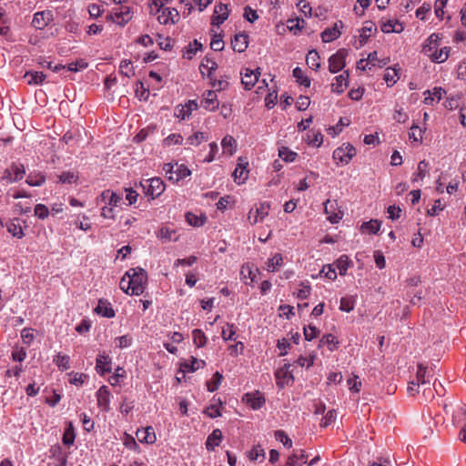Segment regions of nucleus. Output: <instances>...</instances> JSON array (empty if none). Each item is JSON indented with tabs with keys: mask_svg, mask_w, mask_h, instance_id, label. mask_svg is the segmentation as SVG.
I'll return each instance as SVG.
<instances>
[{
	"mask_svg": "<svg viewBox=\"0 0 466 466\" xmlns=\"http://www.w3.org/2000/svg\"><path fill=\"white\" fill-rule=\"evenodd\" d=\"M126 275L129 279L131 295L142 294L147 280V271L141 268H130Z\"/></svg>",
	"mask_w": 466,
	"mask_h": 466,
	"instance_id": "1",
	"label": "nucleus"
},
{
	"mask_svg": "<svg viewBox=\"0 0 466 466\" xmlns=\"http://www.w3.org/2000/svg\"><path fill=\"white\" fill-rule=\"evenodd\" d=\"M25 174L23 164L12 163L9 167L3 170L0 182L5 185L20 181Z\"/></svg>",
	"mask_w": 466,
	"mask_h": 466,
	"instance_id": "2",
	"label": "nucleus"
},
{
	"mask_svg": "<svg viewBox=\"0 0 466 466\" xmlns=\"http://www.w3.org/2000/svg\"><path fill=\"white\" fill-rule=\"evenodd\" d=\"M349 55V51L346 48L339 49L335 54L329 56V71L331 74H336L341 71L346 66V58Z\"/></svg>",
	"mask_w": 466,
	"mask_h": 466,
	"instance_id": "3",
	"label": "nucleus"
},
{
	"mask_svg": "<svg viewBox=\"0 0 466 466\" xmlns=\"http://www.w3.org/2000/svg\"><path fill=\"white\" fill-rule=\"evenodd\" d=\"M141 186L146 189V193L152 197V198L159 197L165 190V183L160 177H153L141 183Z\"/></svg>",
	"mask_w": 466,
	"mask_h": 466,
	"instance_id": "4",
	"label": "nucleus"
},
{
	"mask_svg": "<svg viewBox=\"0 0 466 466\" xmlns=\"http://www.w3.org/2000/svg\"><path fill=\"white\" fill-rule=\"evenodd\" d=\"M356 155V148L350 144H343L333 152V158L342 165H347Z\"/></svg>",
	"mask_w": 466,
	"mask_h": 466,
	"instance_id": "5",
	"label": "nucleus"
},
{
	"mask_svg": "<svg viewBox=\"0 0 466 466\" xmlns=\"http://www.w3.org/2000/svg\"><path fill=\"white\" fill-rule=\"evenodd\" d=\"M54 20V14L51 10H44L35 13L32 26L37 30H43Z\"/></svg>",
	"mask_w": 466,
	"mask_h": 466,
	"instance_id": "6",
	"label": "nucleus"
},
{
	"mask_svg": "<svg viewBox=\"0 0 466 466\" xmlns=\"http://www.w3.org/2000/svg\"><path fill=\"white\" fill-rule=\"evenodd\" d=\"M157 19L161 25L176 24L179 19V13L176 8L162 7Z\"/></svg>",
	"mask_w": 466,
	"mask_h": 466,
	"instance_id": "7",
	"label": "nucleus"
},
{
	"mask_svg": "<svg viewBox=\"0 0 466 466\" xmlns=\"http://www.w3.org/2000/svg\"><path fill=\"white\" fill-rule=\"evenodd\" d=\"M111 19L116 18V22L120 25H125L133 17V11L128 6H120L115 8L114 13L109 15Z\"/></svg>",
	"mask_w": 466,
	"mask_h": 466,
	"instance_id": "8",
	"label": "nucleus"
},
{
	"mask_svg": "<svg viewBox=\"0 0 466 466\" xmlns=\"http://www.w3.org/2000/svg\"><path fill=\"white\" fill-rule=\"evenodd\" d=\"M290 364H285L283 367L278 369L275 372L277 385L282 389L285 385L289 384V380L293 381L294 377L290 371Z\"/></svg>",
	"mask_w": 466,
	"mask_h": 466,
	"instance_id": "9",
	"label": "nucleus"
},
{
	"mask_svg": "<svg viewBox=\"0 0 466 466\" xmlns=\"http://www.w3.org/2000/svg\"><path fill=\"white\" fill-rule=\"evenodd\" d=\"M270 205L268 202L260 203L256 209H251L248 213V219L250 224H256L261 221L268 214Z\"/></svg>",
	"mask_w": 466,
	"mask_h": 466,
	"instance_id": "10",
	"label": "nucleus"
},
{
	"mask_svg": "<svg viewBox=\"0 0 466 466\" xmlns=\"http://www.w3.org/2000/svg\"><path fill=\"white\" fill-rule=\"evenodd\" d=\"M110 397L111 393L108 387L106 385L101 386L96 392V399L97 405L102 410L108 411L110 410Z\"/></svg>",
	"mask_w": 466,
	"mask_h": 466,
	"instance_id": "11",
	"label": "nucleus"
},
{
	"mask_svg": "<svg viewBox=\"0 0 466 466\" xmlns=\"http://www.w3.org/2000/svg\"><path fill=\"white\" fill-rule=\"evenodd\" d=\"M200 103L201 106L208 111H215L219 106L217 94L213 90L206 91L204 94V98Z\"/></svg>",
	"mask_w": 466,
	"mask_h": 466,
	"instance_id": "12",
	"label": "nucleus"
},
{
	"mask_svg": "<svg viewBox=\"0 0 466 466\" xmlns=\"http://www.w3.org/2000/svg\"><path fill=\"white\" fill-rule=\"evenodd\" d=\"M260 75L259 68H257L256 71L246 68L245 73L243 74L241 82L246 90H250L257 81L258 80V76Z\"/></svg>",
	"mask_w": 466,
	"mask_h": 466,
	"instance_id": "13",
	"label": "nucleus"
},
{
	"mask_svg": "<svg viewBox=\"0 0 466 466\" xmlns=\"http://www.w3.org/2000/svg\"><path fill=\"white\" fill-rule=\"evenodd\" d=\"M339 25L342 27L343 23L341 21L336 22L332 27L326 28L321 33L320 36L324 43L331 42L340 36L341 32L339 29Z\"/></svg>",
	"mask_w": 466,
	"mask_h": 466,
	"instance_id": "14",
	"label": "nucleus"
},
{
	"mask_svg": "<svg viewBox=\"0 0 466 466\" xmlns=\"http://www.w3.org/2000/svg\"><path fill=\"white\" fill-rule=\"evenodd\" d=\"M349 76L350 73L348 70L335 77V83L331 85L333 92L342 94L345 89L349 86Z\"/></svg>",
	"mask_w": 466,
	"mask_h": 466,
	"instance_id": "15",
	"label": "nucleus"
},
{
	"mask_svg": "<svg viewBox=\"0 0 466 466\" xmlns=\"http://www.w3.org/2000/svg\"><path fill=\"white\" fill-rule=\"evenodd\" d=\"M336 206H337L336 202H334V201L332 202L329 199H328L324 203V210H325V213L328 215V220L332 224H336V223L339 222V220L342 218V216H343V213L341 211H339V212L334 211Z\"/></svg>",
	"mask_w": 466,
	"mask_h": 466,
	"instance_id": "16",
	"label": "nucleus"
},
{
	"mask_svg": "<svg viewBox=\"0 0 466 466\" xmlns=\"http://www.w3.org/2000/svg\"><path fill=\"white\" fill-rule=\"evenodd\" d=\"M309 458L308 453L304 450L293 451L292 454L289 456L286 466H301L307 463Z\"/></svg>",
	"mask_w": 466,
	"mask_h": 466,
	"instance_id": "17",
	"label": "nucleus"
},
{
	"mask_svg": "<svg viewBox=\"0 0 466 466\" xmlns=\"http://www.w3.org/2000/svg\"><path fill=\"white\" fill-rule=\"evenodd\" d=\"M248 35L245 33H238L234 35V38L231 40V46L235 52L242 53L244 52L248 46Z\"/></svg>",
	"mask_w": 466,
	"mask_h": 466,
	"instance_id": "18",
	"label": "nucleus"
},
{
	"mask_svg": "<svg viewBox=\"0 0 466 466\" xmlns=\"http://www.w3.org/2000/svg\"><path fill=\"white\" fill-rule=\"evenodd\" d=\"M96 313L106 318H114L116 313L111 304L105 299H99L97 306L95 308Z\"/></svg>",
	"mask_w": 466,
	"mask_h": 466,
	"instance_id": "19",
	"label": "nucleus"
},
{
	"mask_svg": "<svg viewBox=\"0 0 466 466\" xmlns=\"http://www.w3.org/2000/svg\"><path fill=\"white\" fill-rule=\"evenodd\" d=\"M96 370L100 375H104L106 372H110L111 358L105 354H99L96 358Z\"/></svg>",
	"mask_w": 466,
	"mask_h": 466,
	"instance_id": "20",
	"label": "nucleus"
},
{
	"mask_svg": "<svg viewBox=\"0 0 466 466\" xmlns=\"http://www.w3.org/2000/svg\"><path fill=\"white\" fill-rule=\"evenodd\" d=\"M137 437L140 442L147 444H152L157 440L154 429L152 427L137 430Z\"/></svg>",
	"mask_w": 466,
	"mask_h": 466,
	"instance_id": "21",
	"label": "nucleus"
},
{
	"mask_svg": "<svg viewBox=\"0 0 466 466\" xmlns=\"http://www.w3.org/2000/svg\"><path fill=\"white\" fill-rule=\"evenodd\" d=\"M214 15L212 17V25H219L228 17V6L223 4H219L215 6Z\"/></svg>",
	"mask_w": 466,
	"mask_h": 466,
	"instance_id": "22",
	"label": "nucleus"
},
{
	"mask_svg": "<svg viewBox=\"0 0 466 466\" xmlns=\"http://www.w3.org/2000/svg\"><path fill=\"white\" fill-rule=\"evenodd\" d=\"M174 168V176H168V180L172 182H178L187 177L191 175L190 169L187 168L185 165L175 164Z\"/></svg>",
	"mask_w": 466,
	"mask_h": 466,
	"instance_id": "23",
	"label": "nucleus"
},
{
	"mask_svg": "<svg viewBox=\"0 0 466 466\" xmlns=\"http://www.w3.org/2000/svg\"><path fill=\"white\" fill-rule=\"evenodd\" d=\"M217 67H218L217 63L213 59L206 56L202 60L199 69H200V73L203 76L207 74L208 77H211L212 73L217 69Z\"/></svg>",
	"mask_w": 466,
	"mask_h": 466,
	"instance_id": "24",
	"label": "nucleus"
},
{
	"mask_svg": "<svg viewBox=\"0 0 466 466\" xmlns=\"http://www.w3.org/2000/svg\"><path fill=\"white\" fill-rule=\"evenodd\" d=\"M7 231L12 234L13 237L22 238L25 234L20 225L18 218H14L6 224Z\"/></svg>",
	"mask_w": 466,
	"mask_h": 466,
	"instance_id": "25",
	"label": "nucleus"
},
{
	"mask_svg": "<svg viewBox=\"0 0 466 466\" xmlns=\"http://www.w3.org/2000/svg\"><path fill=\"white\" fill-rule=\"evenodd\" d=\"M222 440V432L219 429H216L212 431V433L208 437L206 441V447L208 451H213L217 446L219 445L220 441Z\"/></svg>",
	"mask_w": 466,
	"mask_h": 466,
	"instance_id": "26",
	"label": "nucleus"
},
{
	"mask_svg": "<svg viewBox=\"0 0 466 466\" xmlns=\"http://www.w3.org/2000/svg\"><path fill=\"white\" fill-rule=\"evenodd\" d=\"M24 77L26 79L28 85H41L46 76L43 72L28 71L25 74Z\"/></svg>",
	"mask_w": 466,
	"mask_h": 466,
	"instance_id": "27",
	"label": "nucleus"
},
{
	"mask_svg": "<svg viewBox=\"0 0 466 466\" xmlns=\"http://www.w3.org/2000/svg\"><path fill=\"white\" fill-rule=\"evenodd\" d=\"M320 56L317 50L312 49L309 51L306 56L307 65L313 70H318L320 68Z\"/></svg>",
	"mask_w": 466,
	"mask_h": 466,
	"instance_id": "28",
	"label": "nucleus"
},
{
	"mask_svg": "<svg viewBox=\"0 0 466 466\" xmlns=\"http://www.w3.org/2000/svg\"><path fill=\"white\" fill-rule=\"evenodd\" d=\"M25 182L31 187H39L46 182V176L41 172H30Z\"/></svg>",
	"mask_w": 466,
	"mask_h": 466,
	"instance_id": "29",
	"label": "nucleus"
},
{
	"mask_svg": "<svg viewBox=\"0 0 466 466\" xmlns=\"http://www.w3.org/2000/svg\"><path fill=\"white\" fill-rule=\"evenodd\" d=\"M450 47H443L440 51L435 50L434 52H430L427 54L432 62L434 63H442L445 62L449 57Z\"/></svg>",
	"mask_w": 466,
	"mask_h": 466,
	"instance_id": "30",
	"label": "nucleus"
},
{
	"mask_svg": "<svg viewBox=\"0 0 466 466\" xmlns=\"http://www.w3.org/2000/svg\"><path fill=\"white\" fill-rule=\"evenodd\" d=\"M441 39V36L439 34L433 33L431 34L425 41L423 45V52L425 54H429L433 49L437 48L439 46V40Z\"/></svg>",
	"mask_w": 466,
	"mask_h": 466,
	"instance_id": "31",
	"label": "nucleus"
},
{
	"mask_svg": "<svg viewBox=\"0 0 466 466\" xmlns=\"http://www.w3.org/2000/svg\"><path fill=\"white\" fill-rule=\"evenodd\" d=\"M245 398L253 410L260 409L265 403V398L258 393L257 395L248 393L245 395Z\"/></svg>",
	"mask_w": 466,
	"mask_h": 466,
	"instance_id": "32",
	"label": "nucleus"
},
{
	"mask_svg": "<svg viewBox=\"0 0 466 466\" xmlns=\"http://www.w3.org/2000/svg\"><path fill=\"white\" fill-rule=\"evenodd\" d=\"M376 30V25L371 21H367L364 23V26L361 29L360 33V43L361 45H364L370 36L371 35L372 32Z\"/></svg>",
	"mask_w": 466,
	"mask_h": 466,
	"instance_id": "33",
	"label": "nucleus"
},
{
	"mask_svg": "<svg viewBox=\"0 0 466 466\" xmlns=\"http://www.w3.org/2000/svg\"><path fill=\"white\" fill-rule=\"evenodd\" d=\"M221 146L224 151H226L229 155H233L236 152L237 141L232 136L227 135L222 139Z\"/></svg>",
	"mask_w": 466,
	"mask_h": 466,
	"instance_id": "34",
	"label": "nucleus"
},
{
	"mask_svg": "<svg viewBox=\"0 0 466 466\" xmlns=\"http://www.w3.org/2000/svg\"><path fill=\"white\" fill-rule=\"evenodd\" d=\"M324 345H328L329 350L333 351L338 348L339 340L334 335L326 334L319 339V347H322Z\"/></svg>",
	"mask_w": 466,
	"mask_h": 466,
	"instance_id": "35",
	"label": "nucleus"
},
{
	"mask_svg": "<svg viewBox=\"0 0 466 466\" xmlns=\"http://www.w3.org/2000/svg\"><path fill=\"white\" fill-rule=\"evenodd\" d=\"M205 361L202 360H198L195 357H191V360L189 362H186L182 365V368L184 369V371L187 372H194L198 370L200 368H203L205 366Z\"/></svg>",
	"mask_w": 466,
	"mask_h": 466,
	"instance_id": "36",
	"label": "nucleus"
},
{
	"mask_svg": "<svg viewBox=\"0 0 466 466\" xmlns=\"http://www.w3.org/2000/svg\"><path fill=\"white\" fill-rule=\"evenodd\" d=\"M400 68L397 69L395 67H388L384 74L383 79L386 81L389 86H393L397 80L399 79L398 72Z\"/></svg>",
	"mask_w": 466,
	"mask_h": 466,
	"instance_id": "37",
	"label": "nucleus"
},
{
	"mask_svg": "<svg viewBox=\"0 0 466 466\" xmlns=\"http://www.w3.org/2000/svg\"><path fill=\"white\" fill-rule=\"evenodd\" d=\"M429 168V163L426 160H421L418 164L417 171L413 175L412 181L416 182L425 177Z\"/></svg>",
	"mask_w": 466,
	"mask_h": 466,
	"instance_id": "38",
	"label": "nucleus"
},
{
	"mask_svg": "<svg viewBox=\"0 0 466 466\" xmlns=\"http://www.w3.org/2000/svg\"><path fill=\"white\" fill-rule=\"evenodd\" d=\"M283 258L281 254L277 253L271 258H269L267 262V270L274 272L279 269V268L282 265Z\"/></svg>",
	"mask_w": 466,
	"mask_h": 466,
	"instance_id": "39",
	"label": "nucleus"
},
{
	"mask_svg": "<svg viewBox=\"0 0 466 466\" xmlns=\"http://www.w3.org/2000/svg\"><path fill=\"white\" fill-rule=\"evenodd\" d=\"M75 438H76V434H75L73 424H72V422H69L67 428L66 429V431L64 432L62 441L65 445L71 446L74 444Z\"/></svg>",
	"mask_w": 466,
	"mask_h": 466,
	"instance_id": "40",
	"label": "nucleus"
},
{
	"mask_svg": "<svg viewBox=\"0 0 466 466\" xmlns=\"http://www.w3.org/2000/svg\"><path fill=\"white\" fill-rule=\"evenodd\" d=\"M54 362L61 370H67L70 369V358L67 355H61L58 353L55 357Z\"/></svg>",
	"mask_w": 466,
	"mask_h": 466,
	"instance_id": "41",
	"label": "nucleus"
},
{
	"mask_svg": "<svg viewBox=\"0 0 466 466\" xmlns=\"http://www.w3.org/2000/svg\"><path fill=\"white\" fill-rule=\"evenodd\" d=\"M293 77L296 78L297 82L299 83L300 86L305 87H309L310 79L304 75V72L299 67H296L293 69Z\"/></svg>",
	"mask_w": 466,
	"mask_h": 466,
	"instance_id": "42",
	"label": "nucleus"
},
{
	"mask_svg": "<svg viewBox=\"0 0 466 466\" xmlns=\"http://www.w3.org/2000/svg\"><path fill=\"white\" fill-rule=\"evenodd\" d=\"M350 264H351V261L350 260L348 256H346V255L340 256L336 261V266H337V268L339 269V273L340 275H345L347 273V270L350 268Z\"/></svg>",
	"mask_w": 466,
	"mask_h": 466,
	"instance_id": "43",
	"label": "nucleus"
},
{
	"mask_svg": "<svg viewBox=\"0 0 466 466\" xmlns=\"http://www.w3.org/2000/svg\"><path fill=\"white\" fill-rule=\"evenodd\" d=\"M258 268L253 270L250 266L244 265L240 270L241 279L245 281L246 284H248L247 282L248 279H249L250 282L252 283L256 278V272H258Z\"/></svg>",
	"mask_w": 466,
	"mask_h": 466,
	"instance_id": "44",
	"label": "nucleus"
},
{
	"mask_svg": "<svg viewBox=\"0 0 466 466\" xmlns=\"http://www.w3.org/2000/svg\"><path fill=\"white\" fill-rule=\"evenodd\" d=\"M381 222L377 219H370L361 225V229L366 230L370 234H377L380 228Z\"/></svg>",
	"mask_w": 466,
	"mask_h": 466,
	"instance_id": "45",
	"label": "nucleus"
},
{
	"mask_svg": "<svg viewBox=\"0 0 466 466\" xmlns=\"http://www.w3.org/2000/svg\"><path fill=\"white\" fill-rule=\"evenodd\" d=\"M193 342L198 348H202L207 343V337L201 329H196L192 331Z\"/></svg>",
	"mask_w": 466,
	"mask_h": 466,
	"instance_id": "46",
	"label": "nucleus"
},
{
	"mask_svg": "<svg viewBox=\"0 0 466 466\" xmlns=\"http://www.w3.org/2000/svg\"><path fill=\"white\" fill-rule=\"evenodd\" d=\"M202 48L201 43H199L197 39L194 40L193 43H190L187 47L183 56L187 59H192L196 55L197 51Z\"/></svg>",
	"mask_w": 466,
	"mask_h": 466,
	"instance_id": "47",
	"label": "nucleus"
},
{
	"mask_svg": "<svg viewBox=\"0 0 466 466\" xmlns=\"http://www.w3.org/2000/svg\"><path fill=\"white\" fill-rule=\"evenodd\" d=\"M426 376H427V367H425L423 364H419L417 374H416V382H417L418 386H420V384L424 385V384L430 382V380L428 379H426Z\"/></svg>",
	"mask_w": 466,
	"mask_h": 466,
	"instance_id": "48",
	"label": "nucleus"
},
{
	"mask_svg": "<svg viewBox=\"0 0 466 466\" xmlns=\"http://www.w3.org/2000/svg\"><path fill=\"white\" fill-rule=\"evenodd\" d=\"M402 29H403V27L400 24H399L398 22L393 23L390 20L388 21L387 23H384L381 25V31L384 33H391V32L400 33V31H402Z\"/></svg>",
	"mask_w": 466,
	"mask_h": 466,
	"instance_id": "49",
	"label": "nucleus"
},
{
	"mask_svg": "<svg viewBox=\"0 0 466 466\" xmlns=\"http://www.w3.org/2000/svg\"><path fill=\"white\" fill-rule=\"evenodd\" d=\"M279 156L286 162H293L297 157V153L289 150L288 147H282L279 149Z\"/></svg>",
	"mask_w": 466,
	"mask_h": 466,
	"instance_id": "50",
	"label": "nucleus"
},
{
	"mask_svg": "<svg viewBox=\"0 0 466 466\" xmlns=\"http://www.w3.org/2000/svg\"><path fill=\"white\" fill-rule=\"evenodd\" d=\"M222 378V375L218 371L215 372L212 380L207 382L208 390L213 392L218 390L221 383Z\"/></svg>",
	"mask_w": 466,
	"mask_h": 466,
	"instance_id": "51",
	"label": "nucleus"
},
{
	"mask_svg": "<svg viewBox=\"0 0 466 466\" xmlns=\"http://www.w3.org/2000/svg\"><path fill=\"white\" fill-rule=\"evenodd\" d=\"M208 137L203 132H196L194 135L187 137V144L191 146H198L203 141H207Z\"/></svg>",
	"mask_w": 466,
	"mask_h": 466,
	"instance_id": "52",
	"label": "nucleus"
},
{
	"mask_svg": "<svg viewBox=\"0 0 466 466\" xmlns=\"http://www.w3.org/2000/svg\"><path fill=\"white\" fill-rule=\"evenodd\" d=\"M248 170L246 167H236L233 172L234 180H238V184L244 183L248 179Z\"/></svg>",
	"mask_w": 466,
	"mask_h": 466,
	"instance_id": "53",
	"label": "nucleus"
},
{
	"mask_svg": "<svg viewBox=\"0 0 466 466\" xmlns=\"http://www.w3.org/2000/svg\"><path fill=\"white\" fill-rule=\"evenodd\" d=\"M275 438L277 441L283 443L285 447L288 449L292 447V441L289 439V437L286 434L284 431L279 430L275 431Z\"/></svg>",
	"mask_w": 466,
	"mask_h": 466,
	"instance_id": "54",
	"label": "nucleus"
},
{
	"mask_svg": "<svg viewBox=\"0 0 466 466\" xmlns=\"http://www.w3.org/2000/svg\"><path fill=\"white\" fill-rule=\"evenodd\" d=\"M59 181L61 183L72 184L77 179V175L73 171H65L59 175Z\"/></svg>",
	"mask_w": 466,
	"mask_h": 466,
	"instance_id": "55",
	"label": "nucleus"
},
{
	"mask_svg": "<svg viewBox=\"0 0 466 466\" xmlns=\"http://www.w3.org/2000/svg\"><path fill=\"white\" fill-rule=\"evenodd\" d=\"M119 73L127 77L134 76L135 72L131 62L128 60L122 61L119 66Z\"/></svg>",
	"mask_w": 466,
	"mask_h": 466,
	"instance_id": "56",
	"label": "nucleus"
},
{
	"mask_svg": "<svg viewBox=\"0 0 466 466\" xmlns=\"http://www.w3.org/2000/svg\"><path fill=\"white\" fill-rule=\"evenodd\" d=\"M176 232L168 228H162L159 230L158 238H160L164 241H176L177 238H174Z\"/></svg>",
	"mask_w": 466,
	"mask_h": 466,
	"instance_id": "57",
	"label": "nucleus"
},
{
	"mask_svg": "<svg viewBox=\"0 0 466 466\" xmlns=\"http://www.w3.org/2000/svg\"><path fill=\"white\" fill-rule=\"evenodd\" d=\"M299 286L300 289L296 292L297 298L299 299H305L309 296L311 288L308 283L304 282H300Z\"/></svg>",
	"mask_w": 466,
	"mask_h": 466,
	"instance_id": "58",
	"label": "nucleus"
},
{
	"mask_svg": "<svg viewBox=\"0 0 466 466\" xmlns=\"http://www.w3.org/2000/svg\"><path fill=\"white\" fill-rule=\"evenodd\" d=\"M185 218H186V221L190 226H194V227H199V226L203 225V223H204V219H202L201 218H198L197 215H195L191 212H187L185 215Z\"/></svg>",
	"mask_w": 466,
	"mask_h": 466,
	"instance_id": "59",
	"label": "nucleus"
},
{
	"mask_svg": "<svg viewBox=\"0 0 466 466\" xmlns=\"http://www.w3.org/2000/svg\"><path fill=\"white\" fill-rule=\"evenodd\" d=\"M422 130L418 127L413 125L410 127V133L409 134V138L414 142H421L422 141Z\"/></svg>",
	"mask_w": 466,
	"mask_h": 466,
	"instance_id": "60",
	"label": "nucleus"
},
{
	"mask_svg": "<svg viewBox=\"0 0 466 466\" xmlns=\"http://www.w3.org/2000/svg\"><path fill=\"white\" fill-rule=\"evenodd\" d=\"M210 48L214 51H221L224 48V42L220 35H214L211 42Z\"/></svg>",
	"mask_w": 466,
	"mask_h": 466,
	"instance_id": "61",
	"label": "nucleus"
},
{
	"mask_svg": "<svg viewBox=\"0 0 466 466\" xmlns=\"http://www.w3.org/2000/svg\"><path fill=\"white\" fill-rule=\"evenodd\" d=\"M182 142L183 137L180 134H170L164 139V144L166 146L181 145Z\"/></svg>",
	"mask_w": 466,
	"mask_h": 466,
	"instance_id": "62",
	"label": "nucleus"
},
{
	"mask_svg": "<svg viewBox=\"0 0 466 466\" xmlns=\"http://www.w3.org/2000/svg\"><path fill=\"white\" fill-rule=\"evenodd\" d=\"M35 216H36L40 219H45L49 215L48 208L44 204H37L35 207Z\"/></svg>",
	"mask_w": 466,
	"mask_h": 466,
	"instance_id": "63",
	"label": "nucleus"
},
{
	"mask_svg": "<svg viewBox=\"0 0 466 466\" xmlns=\"http://www.w3.org/2000/svg\"><path fill=\"white\" fill-rule=\"evenodd\" d=\"M136 86V96L140 99L147 100L149 96V90L144 87V85L141 81H137Z\"/></svg>",
	"mask_w": 466,
	"mask_h": 466,
	"instance_id": "64",
	"label": "nucleus"
}]
</instances>
